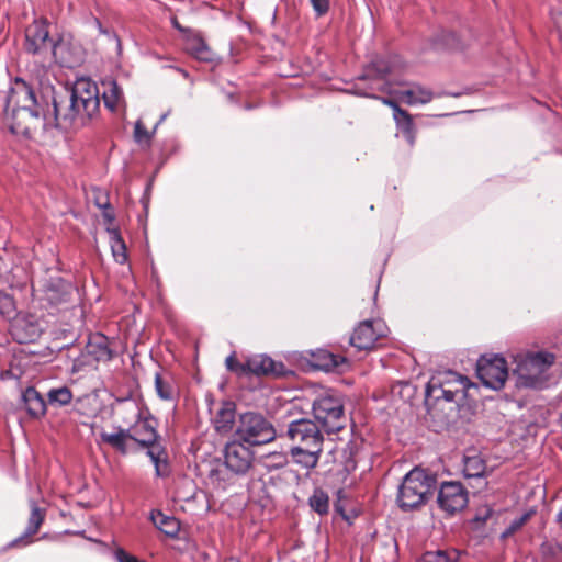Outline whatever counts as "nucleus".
I'll use <instances>...</instances> for the list:
<instances>
[{
    "instance_id": "58",
    "label": "nucleus",
    "mask_w": 562,
    "mask_h": 562,
    "mask_svg": "<svg viewBox=\"0 0 562 562\" xmlns=\"http://www.w3.org/2000/svg\"><path fill=\"white\" fill-rule=\"evenodd\" d=\"M173 25H175L177 29L181 30L180 25H179L176 21L173 22Z\"/></svg>"
},
{
    "instance_id": "36",
    "label": "nucleus",
    "mask_w": 562,
    "mask_h": 562,
    "mask_svg": "<svg viewBox=\"0 0 562 562\" xmlns=\"http://www.w3.org/2000/svg\"><path fill=\"white\" fill-rule=\"evenodd\" d=\"M16 314V305L13 296L4 291H0V321L10 323Z\"/></svg>"
},
{
    "instance_id": "25",
    "label": "nucleus",
    "mask_w": 562,
    "mask_h": 562,
    "mask_svg": "<svg viewBox=\"0 0 562 562\" xmlns=\"http://www.w3.org/2000/svg\"><path fill=\"white\" fill-rule=\"evenodd\" d=\"M398 97L403 102L415 105L429 103L434 99V93L420 85H413L412 88L401 91Z\"/></svg>"
},
{
    "instance_id": "56",
    "label": "nucleus",
    "mask_w": 562,
    "mask_h": 562,
    "mask_svg": "<svg viewBox=\"0 0 562 562\" xmlns=\"http://www.w3.org/2000/svg\"><path fill=\"white\" fill-rule=\"evenodd\" d=\"M311 409L313 413L316 411V400L312 402Z\"/></svg>"
},
{
    "instance_id": "41",
    "label": "nucleus",
    "mask_w": 562,
    "mask_h": 562,
    "mask_svg": "<svg viewBox=\"0 0 562 562\" xmlns=\"http://www.w3.org/2000/svg\"><path fill=\"white\" fill-rule=\"evenodd\" d=\"M528 518H529V515L524 514L519 518L514 519L510 522V525L508 526V528L504 531L503 537H508V536L513 535L514 532H516L517 530H519L526 524Z\"/></svg>"
},
{
    "instance_id": "31",
    "label": "nucleus",
    "mask_w": 562,
    "mask_h": 562,
    "mask_svg": "<svg viewBox=\"0 0 562 562\" xmlns=\"http://www.w3.org/2000/svg\"><path fill=\"white\" fill-rule=\"evenodd\" d=\"M418 562H460V552L454 549L427 551Z\"/></svg>"
},
{
    "instance_id": "9",
    "label": "nucleus",
    "mask_w": 562,
    "mask_h": 562,
    "mask_svg": "<svg viewBox=\"0 0 562 562\" xmlns=\"http://www.w3.org/2000/svg\"><path fill=\"white\" fill-rule=\"evenodd\" d=\"M476 373L485 386L499 390L504 386L508 376L506 360L501 356H482L477 360Z\"/></svg>"
},
{
    "instance_id": "39",
    "label": "nucleus",
    "mask_w": 562,
    "mask_h": 562,
    "mask_svg": "<svg viewBox=\"0 0 562 562\" xmlns=\"http://www.w3.org/2000/svg\"><path fill=\"white\" fill-rule=\"evenodd\" d=\"M154 133H155L154 131L153 132H148L147 128L143 125L140 120H138L135 123L134 138H135L136 143H138V144H149Z\"/></svg>"
},
{
    "instance_id": "14",
    "label": "nucleus",
    "mask_w": 562,
    "mask_h": 562,
    "mask_svg": "<svg viewBox=\"0 0 562 562\" xmlns=\"http://www.w3.org/2000/svg\"><path fill=\"white\" fill-rule=\"evenodd\" d=\"M385 325L381 321L360 322L350 337V345L358 350H370L379 338L385 336Z\"/></svg>"
},
{
    "instance_id": "30",
    "label": "nucleus",
    "mask_w": 562,
    "mask_h": 562,
    "mask_svg": "<svg viewBox=\"0 0 562 562\" xmlns=\"http://www.w3.org/2000/svg\"><path fill=\"white\" fill-rule=\"evenodd\" d=\"M106 232L110 237V246L116 262L124 263L127 259L126 246L117 228L108 227Z\"/></svg>"
},
{
    "instance_id": "22",
    "label": "nucleus",
    "mask_w": 562,
    "mask_h": 562,
    "mask_svg": "<svg viewBox=\"0 0 562 562\" xmlns=\"http://www.w3.org/2000/svg\"><path fill=\"white\" fill-rule=\"evenodd\" d=\"M22 401L31 417L38 418L46 413V401L35 387H26L22 393Z\"/></svg>"
},
{
    "instance_id": "8",
    "label": "nucleus",
    "mask_w": 562,
    "mask_h": 562,
    "mask_svg": "<svg viewBox=\"0 0 562 562\" xmlns=\"http://www.w3.org/2000/svg\"><path fill=\"white\" fill-rule=\"evenodd\" d=\"M397 65L396 57L378 58L371 61L359 78L360 81L371 80V85L368 90L357 88L356 93L362 97L375 98L372 91H389V83L383 80L387 75L396 71Z\"/></svg>"
},
{
    "instance_id": "26",
    "label": "nucleus",
    "mask_w": 562,
    "mask_h": 562,
    "mask_svg": "<svg viewBox=\"0 0 562 562\" xmlns=\"http://www.w3.org/2000/svg\"><path fill=\"white\" fill-rule=\"evenodd\" d=\"M150 520L161 532L166 536L175 538L180 531V522L172 516H167L160 510H153L150 514Z\"/></svg>"
},
{
    "instance_id": "1",
    "label": "nucleus",
    "mask_w": 562,
    "mask_h": 562,
    "mask_svg": "<svg viewBox=\"0 0 562 562\" xmlns=\"http://www.w3.org/2000/svg\"><path fill=\"white\" fill-rule=\"evenodd\" d=\"M67 104L53 98L52 109L36 89L22 78H15L5 101V114L11 117L13 134L31 136L38 127L55 125L77 128L87 124L99 110V88L88 79H79L69 92Z\"/></svg>"
},
{
    "instance_id": "32",
    "label": "nucleus",
    "mask_w": 562,
    "mask_h": 562,
    "mask_svg": "<svg viewBox=\"0 0 562 562\" xmlns=\"http://www.w3.org/2000/svg\"><path fill=\"white\" fill-rule=\"evenodd\" d=\"M187 49L199 60L209 61L212 59L211 50L201 36L191 37L187 43Z\"/></svg>"
},
{
    "instance_id": "5",
    "label": "nucleus",
    "mask_w": 562,
    "mask_h": 562,
    "mask_svg": "<svg viewBox=\"0 0 562 562\" xmlns=\"http://www.w3.org/2000/svg\"><path fill=\"white\" fill-rule=\"evenodd\" d=\"M471 382L464 375L453 371H446L431 376L426 386V398L439 401L443 398L449 403H457L464 398Z\"/></svg>"
},
{
    "instance_id": "43",
    "label": "nucleus",
    "mask_w": 562,
    "mask_h": 562,
    "mask_svg": "<svg viewBox=\"0 0 562 562\" xmlns=\"http://www.w3.org/2000/svg\"><path fill=\"white\" fill-rule=\"evenodd\" d=\"M102 217L108 225H112L115 220V213L111 204H102Z\"/></svg>"
},
{
    "instance_id": "35",
    "label": "nucleus",
    "mask_w": 562,
    "mask_h": 562,
    "mask_svg": "<svg viewBox=\"0 0 562 562\" xmlns=\"http://www.w3.org/2000/svg\"><path fill=\"white\" fill-rule=\"evenodd\" d=\"M393 117L397 124V126L402 130V132L406 135L407 139L411 144L414 142V123L412 116L407 111L403 109H396V112L393 113Z\"/></svg>"
},
{
    "instance_id": "42",
    "label": "nucleus",
    "mask_w": 562,
    "mask_h": 562,
    "mask_svg": "<svg viewBox=\"0 0 562 562\" xmlns=\"http://www.w3.org/2000/svg\"><path fill=\"white\" fill-rule=\"evenodd\" d=\"M153 464L157 476H166L168 474V464L162 456L157 457Z\"/></svg>"
},
{
    "instance_id": "49",
    "label": "nucleus",
    "mask_w": 562,
    "mask_h": 562,
    "mask_svg": "<svg viewBox=\"0 0 562 562\" xmlns=\"http://www.w3.org/2000/svg\"><path fill=\"white\" fill-rule=\"evenodd\" d=\"M318 16L326 13L329 9V1L328 0H318Z\"/></svg>"
},
{
    "instance_id": "34",
    "label": "nucleus",
    "mask_w": 562,
    "mask_h": 562,
    "mask_svg": "<svg viewBox=\"0 0 562 562\" xmlns=\"http://www.w3.org/2000/svg\"><path fill=\"white\" fill-rule=\"evenodd\" d=\"M155 390L164 401H176L177 392L170 381L166 380L159 372L155 374Z\"/></svg>"
},
{
    "instance_id": "50",
    "label": "nucleus",
    "mask_w": 562,
    "mask_h": 562,
    "mask_svg": "<svg viewBox=\"0 0 562 562\" xmlns=\"http://www.w3.org/2000/svg\"><path fill=\"white\" fill-rule=\"evenodd\" d=\"M381 100L383 101L384 104H386V105H389L390 108L393 109V113L396 112V109H401L398 106V104L395 101L391 100V99H384L383 98Z\"/></svg>"
},
{
    "instance_id": "57",
    "label": "nucleus",
    "mask_w": 562,
    "mask_h": 562,
    "mask_svg": "<svg viewBox=\"0 0 562 562\" xmlns=\"http://www.w3.org/2000/svg\"><path fill=\"white\" fill-rule=\"evenodd\" d=\"M310 2L312 3L313 9L316 11V2H317V0H310Z\"/></svg>"
},
{
    "instance_id": "20",
    "label": "nucleus",
    "mask_w": 562,
    "mask_h": 562,
    "mask_svg": "<svg viewBox=\"0 0 562 562\" xmlns=\"http://www.w3.org/2000/svg\"><path fill=\"white\" fill-rule=\"evenodd\" d=\"M235 403L231 401L221 404L213 419V425L217 432L228 434L232 431L235 423Z\"/></svg>"
},
{
    "instance_id": "47",
    "label": "nucleus",
    "mask_w": 562,
    "mask_h": 562,
    "mask_svg": "<svg viewBox=\"0 0 562 562\" xmlns=\"http://www.w3.org/2000/svg\"><path fill=\"white\" fill-rule=\"evenodd\" d=\"M552 20L559 32L560 37L562 38V12H552Z\"/></svg>"
},
{
    "instance_id": "55",
    "label": "nucleus",
    "mask_w": 562,
    "mask_h": 562,
    "mask_svg": "<svg viewBox=\"0 0 562 562\" xmlns=\"http://www.w3.org/2000/svg\"><path fill=\"white\" fill-rule=\"evenodd\" d=\"M557 521L560 525V527L562 528V509L559 512V514L557 516Z\"/></svg>"
},
{
    "instance_id": "11",
    "label": "nucleus",
    "mask_w": 562,
    "mask_h": 562,
    "mask_svg": "<svg viewBox=\"0 0 562 562\" xmlns=\"http://www.w3.org/2000/svg\"><path fill=\"white\" fill-rule=\"evenodd\" d=\"M42 333V322L33 314L19 313L10 322V334L19 344L34 342Z\"/></svg>"
},
{
    "instance_id": "44",
    "label": "nucleus",
    "mask_w": 562,
    "mask_h": 562,
    "mask_svg": "<svg viewBox=\"0 0 562 562\" xmlns=\"http://www.w3.org/2000/svg\"><path fill=\"white\" fill-rule=\"evenodd\" d=\"M146 454L150 458L151 462L159 456H164L165 451L160 446L153 443L151 446L146 447Z\"/></svg>"
},
{
    "instance_id": "51",
    "label": "nucleus",
    "mask_w": 562,
    "mask_h": 562,
    "mask_svg": "<svg viewBox=\"0 0 562 562\" xmlns=\"http://www.w3.org/2000/svg\"><path fill=\"white\" fill-rule=\"evenodd\" d=\"M381 100L383 101L384 104H386V105H389L390 108L393 109V113L396 112V109H401L398 106V104L395 101L391 100V99H384L383 98Z\"/></svg>"
},
{
    "instance_id": "2",
    "label": "nucleus",
    "mask_w": 562,
    "mask_h": 562,
    "mask_svg": "<svg viewBox=\"0 0 562 562\" xmlns=\"http://www.w3.org/2000/svg\"><path fill=\"white\" fill-rule=\"evenodd\" d=\"M436 476L420 468H414L403 479L397 492V504L403 510L424 505L436 488Z\"/></svg>"
},
{
    "instance_id": "54",
    "label": "nucleus",
    "mask_w": 562,
    "mask_h": 562,
    "mask_svg": "<svg viewBox=\"0 0 562 562\" xmlns=\"http://www.w3.org/2000/svg\"><path fill=\"white\" fill-rule=\"evenodd\" d=\"M167 116H168V113H165L161 115L160 120L157 122V124L154 127V132H156L158 125L161 124L166 120Z\"/></svg>"
},
{
    "instance_id": "45",
    "label": "nucleus",
    "mask_w": 562,
    "mask_h": 562,
    "mask_svg": "<svg viewBox=\"0 0 562 562\" xmlns=\"http://www.w3.org/2000/svg\"><path fill=\"white\" fill-rule=\"evenodd\" d=\"M328 510V496L323 494V493H318V514H323V513H326Z\"/></svg>"
},
{
    "instance_id": "29",
    "label": "nucleus",
    "mask_w": 562,
    "mask_h": 562,
    "mask_svg": "<svg viewBox=\"0 0 562 562\" xmlns=\"http://www.w3.org/2000/svg\"><path fill=\"white\" fill-rule=\"evenodd\" d=\"M233 474L229 469L223 464H220L213 469H211L209 473L210 483L217 490H225L233 483Z\"/></svg>"
},
{
    "instance_id": "23",
    "label": "nucleus",
    "mask_w": 562,
    "mask_h": 562,
    "mask_svg": "<svg viewBox=\"0 0 562 562\" xmlns=\"http://www.w3.org/2000/svg\"><path fill=\"white\" fill-rule=\"evenodd\" d=\"M87 350L97 361L106 362L113 358V351L109 347V340L101 334H95L89 338Z\"/></svg>"
},
{
    "instance_id": "3",
    "label": "nucleus",
    "mask_w": 562,
    "mask_h": 562,
    "mask_svg": "<svg viewBox=\"0 0 562 562\" xmlns=\"http://www.w3.org/2000/svg\"><path fill=\"white\" fill-rule=\"evenodd\" d=\"M554 356L550 352L538 351L519 355L514 369L516 385L519 387L541 389L548 381L547 372L554 363Z\"/></svg>"
},
{
    "instance_id": "33",
    "label": "nucleus",
    "mask_w": 562,
    "mask_h": 562,
    "mask_svg": "<svg viewBox=\"0 0 562 562\" xmlns=\"http://www.w3.org/2000/svg\"><path fill=\"white\" fill-rule=\"evenodd\" d=\"M95 24L99 33L104 36L108 49L113 52L116 58H120L122 56V42L119 35L114 31L103 27L99 20H95Z\"/></svg>"
},
{
    "instance_id": "28",
    "label": "nucleus",
    "mask_w": 562,
    "mask_h": 562,
    "mask_svg": "<svg viewBox=\"0 0 562 562\" xmlns=\"http://www.w3.org/2000/svg\"><path fill=\"white\" fill-rule=\"evenodd\" d=\"M315 447L294 446L291 448V456L293 461L300 464L303 469H313L316 467V450Z\"/></svg>"
},
{
    "instance_id": "48",
    "label": "nucleus",
    "mask_w": 562,
    "mask_h": 562,
    "mask_svg": "<svg viewBox=\"0 0 562 562\" xmlns=\"http://www.w3.org/2000/svg\"><path fill=\"white\" fill-rule=\"evenodd\" d=\"M102 204H110L109 202V198L106 194H100L95 198V205L102 210L104 209V206H102Z\"/></svg>"
},
{
    "instance_id": "7",
    "label": "nucleus",
    "mask_w": 562,
    "mask_h": 562,
    "mask_svg": "<svg viewBox=\"0 0 562 562\" xmlns=\"http://www.w3.org/2000/svg\"><path fill=\"white\" fill-rule=\"evenodd\" d=\"M236 435L238 439L250 446H261L276 437L273 426L261 414L247 412L239 416Z\"/></svg>"
},
{
    "instance_id": "13",
    "label": "nucleus",
    "mask_w": 562,
    "mask_h": 562,
    "mask_svg": "<svg viewBox=\"0 0 562 562\" xmlns=\"http://www.w3.org/2000/svg\"><path fill=\"white\" fill-rule=\"evenodd\" d=\"M254 452L240 441L228 442L224 450V462L235 475H245L252 465Z\"/></svg>"
},
{
    "instance_id": "40",
    "label": "nucleus",
    "mask_w": 562,
    "mask_h": 562,
    "mask_svg": "<svg viewBox=\"0 0 562 562\" xmlns=\"http://www.w3.org/2000/svg\"><path fill=\"white\" fill-rule=\"evenodd\" d=\"M119 406L126 412H130L134 418H138L140 416V411L137 403L132 398H121L117 400Z\"/></svg>"
},
{
    "instance_id": "12",
    "label": "nucleus",
    "mask_w": 562,
    "mask_h": 562,
    "mask_svg": "<svg viewBox=\"0 0 562 562\" xmlns=\"http://www.w3.org/2000/svg\"><path fill=\"white\" fill-rule=\"evenodd\" d=\"M468 491L459 482H443L439 488L437 503L448 515H453L468 505Z\"/></svg>"
},
{
    "instance_id": "27",
    "label": "nucleus",
    "mask_w": 562,
    "mask_h": 562,
    "mask_svg": "<svg viewBox=\"0 0 562 562\" xmlns=\"http://www.w3.org/2000/svg\"><path fill=\"white\" fill-rule=\"evenodd\" d=\"M44 518H45L44 509L40 508L36 505V503L32 501L31 502V515L29 518L27 527L21 537L14 539L11 542V546L18 544L19 542H22L24 539L29 538L30 536L35 535L38 531L41 525L43 524Z\"/></svg>"
},
{
    "instance_id": "18",
    "label": "nucleus",
    "mask_w": 562,
    "mask_h": 562,
    "mask_svg": "<svg viewBox=\"0 0 562 562\" xmlns=\"http://www.w3.org/2000/svg\"><path fill=\"white\" fill-rule=\"evenodd\" d=\"M101 88L104 106L111 112L117 111L124 104L123 91L117 82L109 78L101 82Z\"/></svg>"
},
{
    "instance_id": "16",
    "label": "nucleus",
    "mask_w": 562,
    "mask_h": 562,
    "mask_svg": "<svg viewBox=\"0 0 562 562\" xmlns=\"http://www.w3.org/2000/svg\"><path fill=\"white\" fill-rule=\"evenodd\" d=\"M351 368V361L339 353L328 349H318V371L325 373L344 374Z\"/></svg>"
},
{
    "instance_id": "38",
    "label": "nucleus",
    "mask_w": 562,
    "mask_h": 562,
    "mask_svg": "<svg viewBox=\"0 0 562 562\" xmlns=\"http://www.w3.org/2000/svg\"><path fill=\"white\" fill-rule=\"evenodd\" d=\"M485 469V463L479 456L464 459L463 473L467 477H480L484 474Z\"/></svg>"
},
{
    "instance_id": "10",
    "label": "nucleus",
    "mask_w": 562,
    "mask_h": 562,
    "mask_svg": "<svg viewBox=\"0 0 562 562\" xmlns=\"http://www.w3.org/2000/svg\"><path fill=\"white\" fill-rule=\"evenodd\" d=\"M24 49L33 55H42L50 49H55L54 41L49 37L46 21L35 20L25 29Z\"/></svg>"
},
{
    "instance_id": "37",
    "label": "nucleus",
    "mask_w": 562,
    "mask_h": 562,
    "mask_svg": "<svg viewBox=\"0 0 562 562\" xmlns=\"http://www.w3.org/2000/svg\"><path fill=\"white\" fill-rule=\"evenodd\" d=\"M72 400V393L69 387L61 386L52 389L47 393V403L53 406L68 405Z\"/></svg>"
},
{
    "instance_id": "19",
    "label": "nucleus",
    "mask_w": 562,
    "mask_h": 562,
    "mask_svg": "<svg viewBox=\"0 0 562 562\" xmlns=\"http://www.w3.org/2000/svg\"><path fill=\"white\" fill-rule=\"evenodd\" d=\"M155 425L156 422L153 418H144L137 422L132 431L133 441L137 442L140 447H148L156 443L158 435Z\"/></svg>"
},
{
    "instance_id": "46",
    "label": "nucleus",
    "mask_w": 562,
    "mask_h": 562,
    "mask_svg": "<svg viewBox=\"0 0 562 562\" xmlns=\"http://www.w3.org/2000/svg\"><path fill=\"white\" fill-rule=\"evenodd\" d=\"M241 366L243 364H239L237 359L235 358L234 355H231L226 358V367L228 370L231 371H237V370H240L241 371Z\"/></svg>"
},
{
    "instance_id": "53",
    "label": "nucleus",
    "mask_w": 562,
    "mask_h": 562,
    "mask_svg": "<svg viewBox=\"0 0 562 562\" xmlns=\"http://www.w3.org/2000/svg\"><path fill=\"white\" fill-rule=\"evenodd\" d=\"M485 512H486V513L484 514V516H482V517L477 516V517H476V520L485 521V520L488 518V516L492 514V509L486 508V510H485Z\"/></svg>"
},
{
    "instance_id": "4",
    "label": "nucleus",
    "mask_w": 562,
    "mask_h": 562,
    "mask_svg": "<svg viewBox=\"0 0 562 562\" xmlns=\"http://www.w3.org/2000/svg\"><path fill=\"white\" fill-rule=\"evenodd\" d=\"M346 416L341 395L333 389L318 386V434H336L345 427Z\"/></svg>"
},
{
    "instance_id": "21",
    "label": "nucleus",
    "mask_w": 562,
    "mask_h": 562,
    "mask_svg": "<svg viewBox=\"0 0 562 562\" xmlns=\"http://www.w3.org/2000/svg\"><path fill=\"white\" fill-rule=\"evenodd\" d=\"M334 508L341 518L348 522H351L359 515V510L352 496L349 492L340 488L336 493V499L334 502Z\"/></svg>"
},
{
    "instance_id": "15",
    "label": "nucleus",
    "mask_w": 562,
    "mask_h": 562,
    "mask_svg": "<svg viewBox=\"0 0 562 562\" xmlns=\"http://www.w3.org/2000/svg\"><path fill=\"white\" fill-rule=\"evenodd\" d=\"M288 435L296 446L316 447V424L310 419L293 420L289 425Z\"/></svg>"
},
{
    "instance_id": "6",
    "label": "nucleus",
    "mask_w": 562,
    "mask_h": 562,
    "mask_svg": "<svg viewBox=\"0 0 562 562\" xmlns=\"http://www.w3.org/2000/svg\"><path fill=\"white\" fill-rule=\"evenodd\" d=\"M37 293L43 305L56 310H66L78 300V289L59 276L41 280Z\"/></svg>"
},
{
    "instance_id": "17",
    "label": "nucleus",
    "mask_w": 562,
    "mask_h": 562,
    "mask_svg": "<svg viewBox=\"0 0 562 562\" xmlns=\"http://www.w3.org/2000/svg\"><path fill=\"white\" fill-rule=\"evenodd\" d=\"M282 367V363L276 362L268 356L257 355L247 359V361L241 366V372H250L256 375L269 373L280 374Z\"/></svg>"
},
{
    "instance_id": "52",
    "label": "nucleus",
    "mask_w": 562,
    "mask_h": 562,
    "mask_svg": "<svg viewBox=\"0 0 562 562\" xmlns=\"http://www.w3.org/2000/svg\"><path fill=\"white\" fill-rule=\"evenodd\" d=\"M308 504L313 510L316 512V488L308 497Z\"/></svg>"
},
{
    "instance_id": "24",
    "label": "nucleus",
    "mask_w": 562,
    "mask_h": 562,
    "mask_svg": "<svg viewBox=\"0 0 562 562\" xmlns=\"http://www.w3.org/2000/svg\"><path fill=\"white\" fill-rule=\"evenodd\" d=\"M100 438L120 453L126 454L130 451L128 441L133 440V434L131 429L120 428L117 432L101 431Z\"/></svg>"
}]
</instances>
